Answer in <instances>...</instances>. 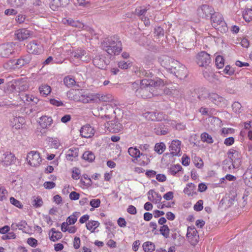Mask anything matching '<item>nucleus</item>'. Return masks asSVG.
Here are the masks:
<instances>
[{
    "label": "nucleus",
    "mask_w": 252,
    "mask_h": 252,
    "mask_svg": "<svg viewBox=\"0 0 252 252\" xmlns=\"http://www.w3.org/2000/svg\"><path fill=\"white\" fill-rule=\"evenodd\" d=\"M5 92L7 93H14L17 92V86L12 83L11 82H9L7 83L6 87L5 88Z\"/></svg>",
    "instance_id": "a19ab883"
},
{
    "label": "nucleus",
    "mask_w": 252,
    "mask_h": 252,
    "mask_svg": "<svg viewBox=\"0 0 252 252\" xmlns=\"http://www.w3.org/2000/svg\"><path fill=\"white\" fill-rule=\"evenodd\" d=\"M68 0H51L50 7L53 11H56L61 6H64L67 4Z\"/></svg>",
    "instance_id": "412c9836"
},
{
    "label": "nucleus",
    "mask_w": 252,
    "mask_h": 252,
    "mask_svg": "<svg viewBox=\"0 0 252 252\" xmlns=\"http://www.w3.org/2000/svg\"><path fill=\"white\" fill-rule=\"evenodd\" d=\"M227 154L228 158H229V156H230V158L232 159V162L233 163V168H239L241 164L242 156L241 153L236 150L231 149L227 152Z\"/></svg>",
    "instance_id": "f8f14e48"
},
{
    "label": "nucleus",
    "mask_w": 252,
    "mask_h": 252,
    "mask_svg": "<svg viewBox=\"0 0 252 252\" xmlns=\"http://www.w3.org/2000/svg\"><path fill=\"white\" fill-rule=\"evenodd\" d=\"M79 94L80 95H79V100L83 103H88L94 100L91 94L84 92L83 90L79 92Z\"/></svg>",
    "instance_id": "aec40b11"
},
{
    "label": "nucleus",
    "mask_w": 252,
    "mask_h": 252,
    "mask_svg": "<svg viewBox=\"0 0 252 252\" xmlns=\"http://www.w3.org/2000/svg\"><path fill=\"white\" fill-rule=\"evenodd\" d=\"M27 160L30 165L36 166L41 163L42 159L39 152L32 151L28 154Z\"/></svg>",
    "instance_id": "9d476101"
},
{
    "label": "nucleus",
    "mask_w": 252,
    "mask_h": 252,
    "mask_svg": "<svg viewBox=\"0 0 252 252\" xmlns=\"http://www.w3.org/2000/svg\"><path fill=\"white\" fill-rule=\"evenodd\" d=\"M117 223L121 227H125L126 225V221L124 218L120 217L117 220Z\"/></svg>",
    "instance_id": "774afa93"
},
{
    "label": "nucleus",
    "mask_w": 252,
    "mask_h": 252,
    "mask_svg": "<svg viewBox=\"0 0 252 252\" xmlns=\"http://www.w3.org/2000/svg\"><path fill=\"white\" fill-rule=\"evenodd\" d=\"M16 158L14 155L10 152L1 153L0 152V164L4 166H8L12 164H15Z\"/></svg>",
    "instance_id": "6e6552de"
},
{
    "label": "nucleus",
    "mask_w": 252,
    "mask_h": 252,
    "mask_svg": "<svg viewBox=\"0 0 252 252\" xmlns=\"http://www.w3.org/2000/svg\"><path fill=\"white\" fill-rule=\"evenodd\" d=\"M38 123L42 128L45 129L52 125L53 120L51 117L42 116L39 118Z\"/></svg>",
    "instance_id": "4be33fe9"
},
{
    "label": "nucleus",
    "mask_w": 252,
    "mask_h": 252,
    "mask_svg": "<svg viewBox=\"0 0 252 252\" xmlns=\"http://www.w3.org/2000/svg\"><path fill=\"white\" fill-rule=\"evenodd\" d=\"M29 17H16V21L19 24L24 23L27 24L30 22L29 19H27Z\"/></svg>",
    "instance_id": "e2e57ef3"
},
{
    "label": "nucleus",
    "mask_w": 252,
    "mask_h": 252,
    "mask_svg": "<svg viewBox=\"0 0 252 252\" xmlns=\"http://www.w3.org/2000/svg\"><path fill=\"white\" fill-rule=\"evenodd\" d=\"M188 75V70L186 66L179 61L174 60V76L177 79L176 83H180L182 84Z\"/></svg>",
    "instance_id": "20e7f679"
},
{
    "label": "nucleus",
    "mask_w": 252,
    "mask_h": 252,
    "mask_svg": "<svg viewBox=\"0 0 252 252\" xmlns=\"http://www.w3.org/2000/svg\"><path fill=\"white\" fill-rule=\"evenodd\" d=\"M9 200L10 203L16 207H17L19 209H22L23 208V205L22 203L14 197H10Z\"/></svg>",
    "instance_id": "c03bdc74"
},
{
    "label": "nucleus",
    "mask_w": 252,
    "mask_h": 252,
    "mask_svg": "<svg viewBox=\"0 0 252 252\" xmlns=\"http://www.w3.org/2000/svg\"><path fill=\"white\" fill-rule=\"evenodd\" d=\"M241 107V104L238 102H234L232 105V109L235 113H240Z\"/></svg>",
    "instance_id": "13d9d810"
},
{
    "label": "nucleus",
    "mask_w": 252,
    "mask_h": 252,
    "mask_svg": "<svg viewBox=\"0 0 252 252\" xmlns=\"http://www.w3.org/2000/svg\"><path fill=\"white\" fill-rule=\"evenodd\" d=\"M234 132V129L232 128L224 127L221 129V135H222L223 137L226 136V135L229 133L232 134Z\"/></svg>",
    "instance_id": "603ef678"
},
{
    "label": "nucleus",
    "mask_w": 252,
    "mask_h": 252,
    "mask_svg": "<svg viewBox=\"0 0 252 252\" xmlns=\"http://www.w3.org/2000/svg\"><path fill=\"white\" fill-rule=\"evenodd\" d=\"M105 127L112 133H118L123 128V126L118 122L117 119L109 121L105 124Z\"/></svg>",
    "instance_id": "4468645a"
},
{
    "label": "nucleus",
    "mask_w": 252,
    "mask_h": 252,
    "mask_svg": "<svg viewBox=\"0 0 252 252\" xmlns=\"http://www.w3.org/2000/svg\"><path fill=\"white\" fill-rule=\"evenodd\" d=\"M27 243L28 244V245L33 248L36 247L38 244L37 240L32 237H30L28 238Z\"/></svg>",
    "instance_id": "864d4df0"
},
{
    "label": "nucleus",
    "mask_w": 252,
    "mask_h": 252,
    "mask_svg": "<svg viewBox=\"0 0 252 252\" xmlns=\"http://www.w3.org/2000/svg\"><path fill=\"white\" fill-rule=\"evenodd\" d=\"M101 203L100 200L99 199H93L91 200L90 201V205L92 207L90 210L93 211L94 208H98L100 206Z\"/></svg>",
    "instance_id": "a18cd8bd"
},
{
    "label": "nucleus",
    "mask_w": 252,
    "mask_h": 252,
    "mask_svg": "<svg viewBox=\"0 0 252 252\" xmlns=\"http://www.w3.org/2000/svg\"><path fill=\"white\" fill-rule=\"evenodd\" d=\"M16 227L19 228V229L20 230H22L23 232L24 233H28V232L24 230L23 229L24 228H26V225H27V221L25 220H22L20 221L18 223H16Z\"/></svg>",
    "instance_id": "09e8293b"
},
{
    "label": "nucleus",
    "mask_w": 252,
    "mask_h": 252,
    "mask_svg": "<svg viewBox=\"0 0 252 252\" xmlns=\"http://www.w3.org/2000/svg\"><path fill=\"white\" fill-rule=\"evenodd\" d=\"M147 10L144 7H139L135 9V14L137 16L145 15Z\"/></svg>",
    "instance_id": "4d7b16f0"
},
{
    "label": "nucleus",
    "mask_w": 252,
    "mask_h": 252,
    "mask_svg": "<svg viewBox=\"0 0 252 252\" xmlns=\"http://www.w3.org/2000/svg\"><path fill=\"white\" fill-rule=\"evenodd\" d=\"M235 142V138L232 137H229L224 139V144L226 146H230L232 145Z\"/></svg>",
    "instance_id": "680f3d73"
},
{
    "label": "nucleus",
    "mask_w": 252,
    "mask_h": 252,
    "mask_svg": "<svg viewBox=\"0 0 252 252\" xmlns=\"http://www.w3.org/2000/svg\"><path fill=\"white\" fill-rule=\"evenodd\" d=\"M142 247L145 252H153L155 250V244L150 241L144 242L142 245Z\"/></svg>",
    "instance_id": "a878e982"
},
{
    "label": "nucleus",
    "mask_w": 252,
    "mask_h": 252,
    "mask_svg": "<svg viewBox=\"0 0 252 252\" xmlns=\"http://www.w3.org/2000/svg\"><path fill=\"white\" fill-rule=\"evenodd\" d=\"M33 32L26 28L20 29L15 32V39L20 42L24 41L33 36Z\"/></svg>",
    "instance_id": "0eeeda50"
},
{
    "label": "nucleus",
    "mask_w": 252,
    "mask_h": 252,
    "mask_svg": "<svg viewBox=\"0 0 252 252\" xmlns=\"http://www.w3.org/2000/svg\"><path fill=\"white\" fill-rule=\"evenodd\" d=\"M189 242L193 246H195L198 242L199 236L187 237Z\"/></svg>",
    "instance_id": "6e6d98bb"
},
{
    "label": "nucleus",
    "mask_w": 252,
    "mask_h": 252,
    "mask_svg": "<svg viewBox=\"0 0 252 252\" xmlns=\"http://www.w3.org/2000/svg\"><path fill=\"white\" fill-rule=\"evenodd\" d=\"M202 89L203 90L202 92L204 91L205 94L198 95L199 100H202L208 98L213 103L220 107H224L226 105V100L224 98L216 93H208L205 88H202Z\"/></svg>",
    "instance_id": "7ed1b4c3"
},
{
    "label": "nucleus",
    "mask_w": 252,
    "mask_h": 252,
    "mask_svg": "<svg viewBox=\"0 0 252 252\" xmlns=\"http://www.w3.org/2000/svg\"><path fill=\"white\" fill-rule=\"evenodd\" d=\"M159 231L160 234L167 238L169 237L170 229L167 225H163L160 227Z\"/></svg>",
    "instance_id": "ea45409f"
},
{
    "label": "nucleus",
    "mask_w": 252,
    "mask_h": 252,
    "mask_svg": "<svg viewBox=\"0 0 252 252\" xmlns=\"http://www.w3.org/2000/svg\"><path fill=\"white\" fill-rule=\"evenodd\" d=\"M144 114L146 118L149 120L152 121H160V119L158 117L159 114H157L155 112H147Z\"/></svg>",
    "instance_id": "cd10ccee"
},
{
    "label": "nucleus",
    "mask_w": 252,
    "mask_h": 252,
    "mask_svg": "<svg viewBox=\"0 0 252 252\" xmlns=\"http://www.w3.org/2000/svg\"><path fill=\"white\" fill-rule=\"evenodd\" d=\"M154 33L157 36L159 37L163 36L164 31L160 27H158L155 29Z\"/></svg>",
    "instance_id": "0e129e2a"
},
{
    "label": "nucleus",
    "mask_w": 252,
    "mask_h": 252,
    "mask_svg": "<svg viewBox=\"0 0 252 252\" xmlns=\"http://www.w3.org/2000/svg\"><path fill=\"white\" fill-rule=\"evenodd\" d=\"M197 11L198 16H213L216 13L214 8L207 4H203L199 7Z\"/></svg>",
    "instance_id": "2eb2a0df"
},
{
    "label": "nucleus",
    "mask_w": 252,
    "mask_h": 252,
    "mask_svg": "<svg viewBox=\"0 0 252 252\" xmlns=\"http://www.w3.org/2000/svg\"><path fill=\"white\" fill-rule=\"evenodd\" d=\"M12 63H14V65H16V67L20 68L23 66H24L25 63H24L22 58L17 60H11L10 61Z\"/></svg>",
    "instance_id": "5fc2aeb1"
},
{
    "label": "nucleus",
    "mask_w": 252,
    "mask_h": 252,
    "mask_svg": "<svg viewBox=\"0 0 252 252\" xmlns=\"http://www.w3.org/2000/svg\"><path fill=\"white\" fill-rule=\"evenodd\" d=\"M224 59L220 55L217 56L215 58V64L217 68H222L224 66Z\"/></svg>",
    "instance_id": "e433bc0d"
},
{
    "label": "nucleus",
    "mask_w": 252,
    "mask_h": 252,
    "mask_svg": "<svg viewBox=\"0 0 252 252\" xmlns=\"http://www.w3.org/2000/svg\"><path fill=\"white\" fill-rule=\"evenodd\" d=\"M79 214V212H74L71 215L67 217L66 222L67 223L68 225H73L76 222L78 218V215Z\"/></svg>",
    "instance_id": "7c9ffc66"
},
{
    "label": "nucleus",
    "mask_w": 252,
    "mask_h": 252,
    "mask_svg": "<svg viewBox=\"0 0 252 252\" xmlns=\"http://www.w3.org/2000/svg\"><path fill=\"white\" fill-rule=\"evenodd\" d=\"M16 43L14 42H7L0 45V57L9 58L15 53V46Z\"/></svg>",
    "instance_id": "423d86ee"
},
{
    "label": "nucleus",
    "mask_w": 252,
    "mask_h": 252,
    "mask_svg": "<svg viewBox=\"0 0 252 252\" xmlns=\"http://www.w3.org/2000/svg\"><path fill=\"white\" fill-rule=\"evenodd\" d=\"M80 171L78 168L74 167L72 170V178L75 180L79 179Z\"/></svg>",
    "instance_id": "3c124183"
},
{
    "label": "nucleus",
    "mask_w": 252,
    "mask_h": 252,
    "mask_svg": "<svg viewBox=\"0 0 252 252\" xmlns=\"http://www.w3.org/2000/svg\"><path fill=\"white\" fill-rule=\"evenodd\" d=\"M221 74H226L229 76H232L234 74L235 69L234 68L231 66L230 65H227L225 68L221 71L219 72Z\"/></svg>",
    "instance_id": "f704fd0d"
},
{
    "label": "nucleus",
    "mask_w": 252,
    "mask_h": 252,
    "mask_svg": "<svg viewBox=\"0 0 252 252\" xmlns=\"http://www.w3.org/2000/svg\"><path fill=\"white\" fill-rule=\"evenodd\" d=\"M69 199L71 200H77L80 197V194L76 191H71L69 194Z\"/></svg>",
    "instance_id": "69168bd1"
},
{
    "label": "nucleus",
    "mask_w": 252,
    "mask_h": 252,
    "mask_svg": "<svg viewBox=\"0 0 252 252\" xmlns=\"http://www.w3.org/2000/svg\"><path fill=\"white\" fill-rule=\"evenodd\" d=\"M194 165L198 168L201 169L203 166L202 159L199 157L195 156L193 160Z\"/></svg>",
    "instance_id": "49530a36"
},
{
    "label": "nucleus",
    "mask_w": 252,
    "mask_h": 252,
    "mask_svg": "<svg viewBox=\"0 0 252 252\" xmlns=\"http://www.w3.org/2000/svg\"><path fill=\"white\" fill-rule=\"evenodd\" d=\"M200 137L203 142L208 144H212L214 142L212 137L207 132H204L201 133Z\"/></svg>",
    "instance_id": "72a5a7b5"
},
{
    "label": "nucleus",
    "mask_w": 252,
    "mask_h": 252,
    "mask_svg": "<svg viewBox=\"0 0 252 252\" xmlns=\"http://www.w3.org/2000/svg\"><path fill=\"white\" fill-rule=\"evenodd\" d=\"M82 157L83 159L89 162H93L95 159V156L94 154L90 151L85 152L83 153Z\"/></svg>",
    "instance_id": "bb28decb"
},
{
    "label": "nucleus",
    "mask_w": 252,
    "mask_h": 252,
    "mask_svg": "<svg viewBox=\"0 0 252 252\" xmlns=\"http://www.w3.org/2000/svg\"><path fill=\"white\" fill-rule=\"evenodd\" d=\"M165 145L163 142L156 143L155 145L154 150L158 154H161L165 149Z\"/></svg>",
    "instance_id": "c9c22d12"
},
{
    "label": "nucleus",
    "mask_w": 252,
    "mask_h": 252,
    "mask_svg": "<svg viewBox=\"0 0 252 252\" xmlns=\"http://www.w3.org/2000/svg\"><path fill=\"white\" fill-rule=\"evenodd\" d=\"M118 66L122 69H126L132 66V62L129 61L126 62L124 61H120L118 63Z\"/></svg>",
    "instance_id": "4c0bfd02"
},
{
    "label": "nucleus",
    "mask_w": 252,
    "mask_h": 252,
    "mask_svg": "<svg viewBox=\"0 0 252 252\" xmlns=\"http://www.w3.org/2000/svg\"><path fill=\"white\" fill-rule=\"evenodd\" d=\"M95 129L89 124L83 126L80 130V135L82 137L89 138L92 137L95 133Z\"/></svg>",
    "instance_id": "dca6fc26"
},
{
    "label": "nucleus",
    "mask_w": 252,
    "mask_h": 252,
    "mask_svg": "<svg viewBox=\"0 0 252 252\" xmlns=\"http://www.w3.org/2000/svg\"><path fill=\"white\" fill-rule=\"evenodd\" d=\"M185 238L179 233H174V246H180L185 242Z\"/></svg>",
    "instance_id": "c756f323"
},
{
    "label": "nucleus",
    "mask_w": 252,
    "mask_h": 252,
    "mask_svg": "<svg viewBox=\"0 0 252 252\" xmlns=\"http://www.w3.org/2000/svg\"><path fill=\"white\" fill-rule=\"evenodd\" d=\"M174 95L178 96V98H180V99L179 100V101H181V103H179V102H177L178 99L176 100V105L175 106V109L176 111H178V112H181L182 111L184 110V105L182 99V98H183L184 96V89L182 88H179L177 87L174 86Z\"/></svg>",
    "instance_id": "ddd939ff"
},
{
    "label": "nucleus",
    "mask_w": 252,
    "mask_h": 252,
    "mask_svg": "<svg viewBox=\"0 0 252 252\" xmlns=\"http://www.w3.org/2000/svg\"><path fill=\"white\" fill-rule=\"evenodd\" d=\"M43 202L40 196H37L32 201V205L35 208H38L43 205Z\"/></svg>",
    "instance_id": "79ce46f5"
},
{
    "label": "nucleus",
    "mask_w": 252,
    "mask_h": 252,
    "mask_svg": "<svg viewBox=\"0 0 252 252\" xmlns=\"http://www.w3.org/2000/svg\"><path fill=\"white\" fill-rule=\"evenodd\" d=\"M75 83L74 78L70 76H65L63 79V83L68 88L72 87L75 85Z\"/></svg>",
    "instance_id": "473e14b6"
},
{
    "label": "nucleus",
    "mask_w": 252,
    "mask_h": 252,
    "mask_svg": "<svg viewBox=\"0 0 252 252\" xmlns=\"http://www.w3.org/2000/svg\"><path fill=\"white\" fill-rule=\"evenodd\" d=\"M101 47L109 55H118L122 51V42L114 37L107 38L101 43Z\"/></svg>",
    "instance_id": "f03ea898"
},
{
    "label": "nucleus",
    "mask_w": 252,
    "mask_h": 252,
    "mask_svg": "<svg viewBox=\"0 0 252 252\" xmlns=\"http://www.w3.org/2000/svg\"><path fill=\"white\" fill-rule=\"evenodd\" d=\"M79 148H71L69 149L66 155V158L67 160L72 161L73 159L72 158H76L78 156Z\"/></svg>",
    "instance_id": "b1692460"
},
{
    "label": "nucleus",
    "mask_w": 252,
    "mask_h": 252,
    "mask_svg": "<svg viewBox=\"0 0 252 252\" xmlns=\"http://www.w3.org/2000/svg\"><path fill=\"white\" fill-rule=\"evenodd\" d=\"M181 141L174 139V157H180L182 154L181 152Z\"/></svg>",
    "instance_id": "c85d7f7f"
},
{
    "label": "nucleus",
    "mask_w": 252,
    "mask_h": 252,
    "mask_svg": "<svg viewBox=\"0 0 252 252\" xmlns=\"http://www.w3.org/2000/svg\"><path fill=\"white\" fill-rule=\"evenodd\" d=\"M86 54L84 50L79 49L72 53V55L76 59H81Z\"/></svg>",
    "instance_id": "37998d69"
},
{
    "label": "nucleus",
    "mask_w": 252,
    "mask_h": 252,
    "mask_svg": "<svg viewBox=\"0 0 252 252\" xmlns=\"http://www.w3.org/2000/svg\"><path fill=\"white\" fill-rule=\"evenodd\" d=\"M128 153L129 155L132 157L134 159H132L133 162H135V160H137L138 158L141 157H144L146 155L140 152L139 149L135 147H129L128 149Z\"/></svg>",
    "instance_id": "6ab92c4d"
},
{
    "label": "nucleus",
    "mask_w": 252,
    "mask_h": 252,
    "mask_svg": "<svg viewBox=\"0 0 252 252\" xmlns=\"http://www.w3.org/2000/svg\"><path fill=\"white\" fill-rule=\"evenodd\" d=\"M94 64L101 69H105L106 66L109 64V61H106L102 55H96L93 60Z\"/></svg>",
    "instance_id": "f3484780"
},
{
    "label": "nucleus",
    "mask_w": 252,
    "mask_h": 252,
    "mask_svg": "<svg viewBox=\"0 0 252 252\" xmlns=\"http://www.w3.org/2000/svg\"><path fill=\"white\" fill-rule=\"evenodd\" d=\"M203 201L199 200L194 205L193 209L195 211L199 212L203 209Z\"/></svg>",
    "instance_id": "de8ad7c7"
},
{
    "label": "nucleus",
    "mask_w": 252,
    "mask_h": 252,
    "mask_svg": "<svg viewBox=\"0 0 252 252\" xmlns=\"http://www.w3.org/2000/svg\"><path fill=\"white\" fill-rule=\"evenodd\" d=\"M211 24L218 31L221 33H226L228 31L227 24L223 17H210Z\"/></svg>",
    "instance_id": "39448f33"
},
{
    "label": "nucleus",
    "mask_w": 252,
    "mask_h": 252,
    "mask_svg": "<svg viewBox=\"0 0 252 252\" xmlns=\"http://www.w3.org/2000/svg\"><path fill=\"white\" fill-rule=\"evenodd\" d=\"M39 90L40 94L43 96H46L51 92L50 86L47 85H42L39 88Z\"/></svg>",
    "instance_id": "2f4dec72"
},
{
    "label": "nucleus",
    "mask_w": 252,
    "mask_h": 252,
    "mask_svg": "<svg viewBox=\"0 0 252 252\" xmlns=\"http://www.w3.org/2000/svg\"><path fill=\"white\" fill-rule=\"evenodd\" d=\"M137 74L143 79L140 80L139 88L135 91L136 96L146 99L158 95L157 89L163 86L162 80L143 68L138 70Z\"/></svg>",
    "instance_id": "f257e3e1"
},
{
    "label": "nucleus",
    "mask_w": 252,
    "mask_h": 252,
    "mask_svg": "<svg viewBox=\"0 0 252 252\" xmlns=\"http://www.w3.org/2000/svg\"><path fill=\"white\" fill-rule=\"evenodd\" d=\"M25 123V118L21 116L15 117L13 118V121L11 122L12 126L15 127L16 129H20Z\"/></svg>",
    "instance_id": "5701e85b"
},
{
    "label": "nucleus",
    "mask_w": 252,
    "mask_h": 252,
    "mask_svg": "<svg viewBox=\"0 0 252 252\" xmlns=\"http://www.w3.org/2000/svg\"><path fill=\"white\" fill-rule=\"evenodd\" d=\"M196 62L199 66L206 67L211 63L210 55L205 51H201L196 56Z\"/></svg>",
    "instance_id": "1a4fd4ad"
},
{
    "label": "nucleus",
    "mask_w": 252,
    "mask_h": 252,
    "mask_svg": "<svg viewBox=\"0 0 252 252\" xmlns=\"http://www.w3.org/2000/svg\"><path fill=\"white\" fill-rule=\"evenodd\" d=\"M50 232L52 233V235L50 236V240L52 241H57L61 239L63 237L62 232L60 231L56 230L55 228H51Z\"/></svg>",
    "instance_id": "393cba45"
},
{
    "label": "nucleus",
    "mask_w": 252,
    "mask_h": 252,
    "mask_svg": "<svg viewBox=\"0 0 252 252\" xmlns=\"http://www.w3.org/2000/svg\"><path fill=\"white\" fill-rule=\"evenodd\" d=\"M62 22L64 24L78 28L84 29L85 27V25L82 22L79 20H74L69 17L62 18Z\"/></svg>",
    "instance_id": "a211bd4d"
},
{
    "label": "nucleus",
    "mask_w": 252,
    "mask_h": 252,
    "mask_svg": "<svg viewBox=\"0 0 252 252\" xmlns=\"http://www.w3.org/2000/svg\"><path fill=\"white\" fill-rule=\"evenodd\" d=\"M27 49L29 53L34 55H39L43 50L42 44L37 40H33L28 43Z\"/></svg>",
    "instance_id": "9b49d317"
},
{
    "label": "nucleus",
    "mask_w": 252,
    "mask_h": 252,
    "mask_svg": "<svg viewBox=\"0 0 252 252\" xmlns=\"http://www.w3.org/2000/svg\"><path fill=\"white\" fill-rule=\"evenodd\" d=\"M190 158L186 154H184L181 158V163L183 165L187 166L190 163Z\"/></svg>",
    "instance_id": "8fccbe9b"
},
{
    "label": "nucleus",
    "mask_w": 252,
    "mask_h": 252,
    "mask_svg": "<svg viewBox=\"0 0 252 252\" xmlns=\"http://www.w3.org/2000/svg\"><path fill=\"white\" fill-rule=\"evenodd\" d=\"M50 103L56 106H63L64 104L63 102L61 100H57L55 98H51L49 100Z\"/></svg>",
    "instance_id": "bf43d9fd"
},
{
    "label": "nucleus",
    "mask_w": 252,
    "mask_h": 252,
    "mask_svg": "<svg viewBox=\"0 0 252 252\" xmlns=\"http://www.w3.org/2000/svg\"><path fill=\"white\" fill-rule=\"evenodd\" d=\"M148 195H152V197H154V195L156 196V198L154 199L155 202L156 203H158L160 202L162 199L161 196L158 193L155 191L153 189H150L147 193Z\"/></svg>",
    "instance_id": "58836bf2"
},
{
    "label": "nucleus",
    "mask_w": 252,
    "mask_h": 252,
    "mask_svg": "<svg viewBox=\"0 0 252 252\" xmlns=\"http://www.w3.org/2000/svg\"><path fill=\"white\" fill-rule=\"evenodd\" d=\"M21 58H22L24 63H25V64H28L30 63V62L32 60V56L31 54L29 53L28 54L23 56Z\"/></svg>",
    "instance_id": "338daca9"
},
{
    "label": "nucleus",
    "mask_w": 252,
    "mask_h": 252,
    "mask_svg": "<svg viewBox=\"0 0 252 252\" xmlns=\"http://www.w3.org/2000/svg\"><path fill=\"white\" fill-rule=\"evenodd\" d=\"M43 186L46 189H51L56 186V184L53 181H46L43 184Z\"/></svg>",
    "instance_id": "052dcab7"
}]
</instances>
